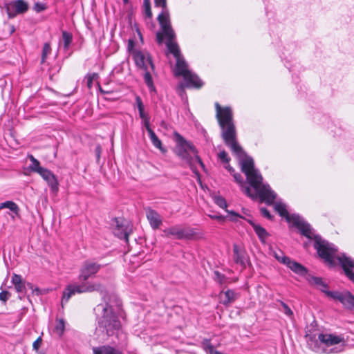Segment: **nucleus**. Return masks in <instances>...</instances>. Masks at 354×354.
Returning a JSON list of instances; mask_svg holds the SVG:
<instances>
[{
	"label": "nucleus",
	"instance_id": "bb28decb",
	"mask_svg": "<svg viewBox=\"0 0 354 354\" xmlns=\"http://www.w3.org/2000/svg\"><path fill=\"white\" fill-rule=\"evenodd\" d=\"M98 77H99L98 74L95 73L87 75V76L86 77V84H87V86L88 88H92L94 82H96L97 85L100 86V85L97 82Z\"/></svg>",
	"mask_w": 354,
	"mask_h": 354
},
{
	"label": "nucleus",
	"instance_id": "9b49d317",
	"mask_svg": "<svg viewBox=\"0 0 354 354\" xmlns=\"http://www.w3.org/2000/svg\"><path fill=\"white\" fill-rule=\"evenodd\" d=\"M167 236H174L177 239H190L195 235L194 229L185 228L178 225L172 226L164 230Z\"/></svg>",
	"mask_w": 354,
	"mask_h": 354
},
{
	"label": "nucleus",
	"instance_id": "f704fd0d",
	"mask_svg": "<svg viewBox=\"0 0 354 354\" xmlns=\"http://www.w3.org/2000/svg\"><path fill=\"white\" fill-rule=\"evenodd\" d=\"M281 305L283 308L282 310L286 315H288L289 317H292L293 315V313H292V310L288 306V305L286 304H285L283 301H281Z\"/></svg>",
	"mask_w": 354,
	"mask_h": 354
},
{
	"label": "nucleus",
	"instance_id": "4468645a",
	"mask_svg": "<svg viewBox=\"0 0 354 354\" xmlns=\"http://www.w3.org/2000/svg\"><path fill=\"white\" fill-rule=\"evenodd\" d=\"M28 9V5L24 0L12 1L7 6V12L10 17H13L17 14L24 13Z\"/></svg>",
	"mask_w": 354,
	"mask_h": 354
},
{
	"label": "nucleus",
	"instance_id": "cd10ccee",
	"mask_svg": "<svg viewBox=\"0 0 354 354\" xmlns=\"http://www.w3.org/2000/svg\"><path fill=\"white\" fill-rule=\"evenodd\" d=\"M306 279L309 282V283L315 286L316 288L322 284V283L324 282L321 277H315L310 274H308L307 276Z\"/></svg>",
	"mask_w": 354,
	"mask_h": 354
},
{
	"label": "nucleus",
	"instance_id": "e433bc0d",
	"mask_svg": "<svg viewBox=\"0 0 354 354\" xmlns=\"http://www.w3.org/2000/svg\"><path fill=\"white\" fill-rule=\"evenodd\" d=\"M46 8V6H45V4H44L42 3L37 2V3H35L34 5V10L37 12L44 10Z\"/></svg>",
	"mask_w": 354,
	"mask_h": 354
},
{
	"label": "nucleus",
	"instance_id": "7c9ffc66",
	"mask_svg": "<svg viewBox=\"0 0 354 354\" xmlns=\"http://www.w3.org/2000/svg\"><path fill=\"white\" fill-rule=\"evenodd\" d=\"M143 7H144V11H145V14L146 17H147L148 18H151L152 16V12L151 10L150 1L149 0H144Z\"/></svg>",
	"mask_w": 354,
	"mask_h": 354
},
{
	"label": "nucleus",
	"instance_id": "2eb2a0df",
	"mask_svg": "<svg viewBox=\"0 0 354 354\" xmlns=\"http://www.w3.org/2000/svg\"><path fill=\"white\" fill-rule=\"evenodd\" d=\"M146 216L151 227L153 229H158L162 225V217L156 211L149 208L146 212Z\"/></svg>",
	"mask_w": 354,
	"mask_h": 354
},
{
	"label": "nucleus",
	"instance_id": "c9c22d12",
	"mask_svg": "<svg viewBox=\"0 0 354 354\" xmlns=\"http://www.w3.org/2000/svg\"><path fill=\"white\" fill-rule=\"evenodd\" d=\"M205 351L208 354H223L220 351H216L214 347L211 345L210 344H208L205 346Z\"/></svg>",
	"mask_w": 354,
	"mask_h": 354
},
{
	"label": "nucleus",
	"instance_id": "c756f323",
	"mask_svg": "<svg viewBox=\"0 0 354 354\" xmlns=\"http://www.w3.org/2000/svg\"><path fill=\"white\" fill-rule=\"evenodd\" d=\"M214 203L218 205L220 207L223 209H225L227 207V203L225 199L220 196H216L214 198Z\"/></svg>",
	"mask_w": 354,
	"mask_h": 354
},
{
	"label": "nucleus",
	"instance_id": "c03bdc74",
	"mask_svg": "<svg viewBox=\"0 0 354 354\" xmlns=\"http://www.w3.org/2000/svg\"><path fill=\"white\" fill-rule=\"evenodd\" d=\"M136 104H137L138 111L143 110L144 109V105H143V103H142V102L141 100V98L140 97L137 96L136 98Z\"/></svg>",
	"mask_w": 354,
	"mask_h": 354
},
{
	"label": "nucleus",
	"instance_id": "412c9836",
	"mask_svg": "<svg viewBox=\"0 0 354 354\" xmlns=\"http://www.w3.org/2000/svg\"><path fill=\"white\" fill-rule=\"evenodd\" d=\"M248 222L252 226L254 232L259 236V239L261 241H263L267 238V236L268 235L266 230L263 227H262L261 225L254 223L252 221H248Z\"/></svg>",
	"mask_w": 354,
	"mask_h": 354
},
{
	"label": "nucleus",
	"instance_id": "7ed1b4c3",
	"mask_svg": "<svg viewBox=\"0 0 354 354\" xmlns=\"http://www.w3.org/2000/svg\"><path fill=\"white\" fill-rule=\"evenodd\" d=\"M102 268V265L92 261H86L80 270V279L81 284L68 285V299L75 293L99 292L104 296L105 287L98 282H88L86 280L96 274Z\"/></svg>",
	"mask_w": 354,
	"mask_h": 354
},
{
	"label": "nucleus",
	"instance_id": "8fccbe9b",
	"mask_svg": "<svg viewBox=\"0 0 354 354\" xmlns=\"http://www.w3.org/2000/svg\"><path fill=\"white\" fill-rule=\"evenodd\" d=\"M225 168L227 169L231 174L234 173V169L229 165V163H225Z\"/></svg>",
	"mask_w": 354,
	"mask_h": 354
},
{
	"label": "nucleus",
	"instance_id": "a878e982",
	"mask_svg": "<svg viewBox=\"0 0 354 354\" xmlns=\"http://www.w3.org/2000/svg\"><path fill=\"white\" fill-rule=\"evenodd\" d=\"M273 255L279 262L284 265H286L290 259L288 257L286 256L281 250H279L278 251H274Z\"/></svg>",
	"mask_w": 354,
	"mask_h": 354
},
{
	"label": "nucleus",
	"instance_id": "ea45409f",
	"mask_svg": "<svg viewBox=\"0 0 354 354\" xmlns=\"http://www.w3.org/2000/svg\"><path fill=\"white\" fill-rule=\"evenodd\" d=\"M10 297V293L8 291H3L0 293V300L6 302Z\"/></svg>",
	"mask_w": 354,
	"mask_h": 354
},
{
	"label": "nucleus",
	"instance_id": "39448f33",
	"mask_svg": "<svg viewBox=\"0 0 354 354\" xmlns=\"http://www.w3.org/2000/svg\"><path fill=\"white\" fill-rule=\"evenodd\" d=\"M167 49L176 59V63L174 68L176 76H183L187 87L201 88L203 82L200 78L188 68L187 63L181 55L180 48L176 42L169 41Z\"/></svg>",
	"mask_w": 354,
	"mask_h": 354
},
{
	"label": "nucleus",
	"instance_id": "6e6552de",
	"mask_svg": "<svg viewBox=\"0 0 354 354\" xmlns=\"http://www.w3.org/2000/svg\"><path fill=\"white\" fill-rule=\"evenodd\" d=\"M154 1L156 6L161 7L162 9L158 17L162 32L157 33V41L159 44H161L163 41V37H166V46H167L169 41L175 42L176 35L171 26L169 12L167 8V0H154Z\"/></svg>",
	"mask_w": 354,
	"mask_h": 354
},
{
	"label": "nucleus",
	"instance_id": "1a4fd4ad",
	"mask_svg": "<svg viewBox=\"0 0 354 354\" xmlns=\"http://www.w3.org/2000/svg\"><path fill=\"white\" fill-rule=\"evenodd\" d=\"M174 135L176 142L175 149L176 155L187 162H190L192 157L194 156L196 160H197L202 167H204L202 160L197 155L196 148L191 143L186 141L179 133H175Z\"/></svg>",
	"mask_w": 354,
	"mask_h": 354
},
{
	"label": "nucleus",
	"instance_id": "09e8293b",
	"mask_svg": "<svg viewBox=\"0 0 354 354\" xmlns=\"http://www.w3.org/2000/svg\"><path fill=\"white\" fill-rule=\"evenodd\" d=\"M62 41L64 47L66 48V32L65 31L62 32Z\"/></svg>",
	"mask_w": 354,
	"mask_h": 354
},
{
	"label": "nucleus",
	"instance_id": "aec40b11",
	"mask_svg": "<svg viewBox=\"0 0 354 354\" xmlns=\"http://www.w3.org/2000/svg\"><path fill=\"white\" fill-rule=\"evenodd\" d=\"M116 223L118 229L115 230L114 234L120 239H124L127 241H128V237L131 232V230H129L127 227H124L123 225H120L118 224V221H116Z\"/></svg>",
	"mask_w": 354,
	"mask_h": 354
},
{
	"label": "nucleus",
	"instance_id": "4c0bfd02",
	"mask_svg": "<svg viewBox=\"0 0 354 354\" xmlns=\"http://www.w3.org/2000/svg\"><path fill=\"white\" fill-rule=\"evenodd\" d=\"M42 343L41 337H39L32 344V348L36 351H38Z\"/></svg>",
	"mask_w": 354,
	"mask_h": 354
},
{
	"label": "nucleus",
	"instance_id": "4be33fe9",
	"mask_svg": "<svg viewBox=\"0 0 354 354\" xmlns=\"http://www.w3.org/2000/svg\"><path fill=\"white\" fill-rule=\"evenodd\" d=\"M3 208L9 209L17 216V217H19V218L20 217V214H19L20 209H19V206L13 201H6L4 203H1L0 204V209H3Z\"/></svg>",
	"mask_w": 354,
	"mask_h": 354
},
{
	"label": "nucleus",
	"instance_id": "9d476101",
	"mask_svg": "<svg viewBox=\"0 0 354 354\" xmlns=\"http://www.w3.org/2000/svg\"><path fill=\"white\" fill-rule=\"evenodd\" d=\"M318 339L327 346L338 345V347L330 349L328 353H338L343 351L345 344L344 337L342 335L335 334L321 333L318 335Z\"/></svg>",
	"mask_w": 354,
	"mask_h": 354
},
{
	"label": "nucleus",
	"instance_id": "ddd939ff",
	"mask_svg": "<svg viewBox=\"0 0 354 354\" xmlns=\"http://www.w3.org/2000/svg\"><path fill=\"white\" fill-rule=\"evenodd\" d=\"M232 259L234 262L241 266L242 268H245L246 266L250 263V259L246 251L237 244L233 245Z\"/></svg>",
	"mask_w": 354,
	"mask_h": 354
},
{
	"label": "nucleus",
	"instance_id": "423d86ee",
	"mask_svg": "<svg viewBox=\"0 0 354 354\" xmlns=\"http://www.w3.org/2000/svg\"><path fill=\"white\" fill-rule=\"evenodd\" d=\"M132 40L129 41L128 50L132 55L136 66L145 71L144 80L151 91H155L151 73L154 72L155 67L149 53L145 50L134 49Z\"/></svg>",
	"mask_w": 354,
	"mask_h": 354
},
{
	"label": "nucleus",
	"instance_id": "a19ab883",
	"mask_svg": "<svg viewBox=\"0 0 354 354\" xmlns=\"http://www.w3.org/2000/svg\"><path fill=\"white\" fill-rule=\"evenodd\" d=\"M12 282L15 286L22 283L21 276L16 274H13L12 277Z\"/></svg>",
	"mask_w": 354,
	"mask_h": 354
},
{
	"label": "nucleus",
	"instance_id": "49530a36",
	"mask_svg": "<svg viewBox=\"0 0 354 354\" xmlns=\"http://www.w3.org/2000/svg\"><path fill=\"white\" fill-rule=\"evenodd\" d=\"M15 290H17V292H22L25 288L24 286L22 283L15 285Z\"/></svg>",
	"mask_w": 354,
	"mask_h": 354
},
{
	"label": "nucleus",
	"instance_id": "a211bd4d",
	"mask_svg": "<svg viewBox=\"0 0 354 354\" xmlns=\"http://www.w3.org/2000/svg\"><path fill=\"white\" fill-rule=\"evenodd\" d=\"M286 266L292 272L300 276H304L307 274V269L304 266H303L301 263L292 260L290 258L286 263Z\"/></svg>",
	"mask_w": 354,
	"mask_h": 354
},
{
	"label": "nucleus",
	"instance_id": "de8ad7c7",
	"mask_svg": "<svg viewBox=\"0 0 354 354\" xmlns=\"http://www.w3.org/2000/svg\"><path fill=\"white\" fill-rule=\"evenodd\" d=\"M210 217L212 218L216 219L218 221H224V219H225V217L221 215H212V216H210Z\"/></svg>",
	"mask_w": 354,
	"mask_h": 354
},
{
	"label": "nucleus",
	"instance_id": "2f4dec72",
	"mask_svg": "<svg viewBox=\"0 0 354 354\" xmlns=\"http://www.w3.org/2000/svg\"><path fill=\"white\" fill-rule=\"evenodd\" d=\"M50 53V46L49 44L46 43L44 46L41 55V62H44L48 55Z\"/></svg>",
	"mask_w": 354,
	"mask_h": 354
},
{
	"label": "nucleus",
	"instance_id": "dca6fc26",
	"mask_svg": "<svg viewBox=\"0 0 354 354\" xmlns=\"http://www.w3.org/2000/svg\"><path fill=\"white\" fill-rule=\"evenodd\" d=\"M38 174L48 183L53 191L57 190V182L55 176L49 170L43 167Z\"/></svg>",
	"mask_w": 354,
	"mask_h": 354
},
{
	"label": "nucleus",
	"instance_id": "a18cd8bd",
	"mask_svg": "<svg viewBox=\"0 0 354 354\" xmlns=\"http://www.w3.org/2000/svg\"><path fill=\"white\" fill-rule=\"evenodd\" d=\"M139 115H140V118L142 119V120H146L147 118H149V115L145 112L144 109L142 111H139Z\"/></svg>",
	"mask_w": 354,
	"mask_h": 354
},
{
	"label": "nucleus",
	"instance_id": "f03ea898",
	"mask_svg": "<svg viewBox=\"0 0 354 354\" xmlns=\"http://www.w3.org/2000/svg\"><path fill=\"white\" fill-rule=\"evenodd\" d=\"M315 248L319 256L330 266L337 260L341 264L346 277L354 283V260L344 254H339L336 247L325 240L317 237Z\"/></svg>",
	"mask_w": 354,
	"mask_h": 354
},
{
	"label": "nucleus",
	"instance_id": "393cba45",
	"mask_svg": "<svg viewBox=\"0 0 354 354\" xmlns=\"http://www.w3.org/2000/svg\"><path fill=\"white\" fill-rule=\"evenodd\" d=\"M28 158L31 161V164L29 166V169L32 171L39 173V171L43 168L40 166L39 162L32 155H30Z\"/></svg>",
	"mask_w": 354,
	"mask_h": 354
},
{
	"label": "nucleus",
	"instance_id": "20e7f679",
	"mask_svg": "<svg viewBox=\"0 0 354 354\" xmlns=\"http://www.w3.org/2000/svg\"><path fill=\"white\" fill-rule=\"evenodd\" d=\"M97 308L103 312L102 317L98 322L97 330L105 333L107 336L118 335L122 333V324L120 317L122 316V310L119 306H113L109 303L105 305L100 304Z\"/></svg>",
	"mask_w": 354,
	"mask_h": 354
},
{
	"label": "nucleus",
	"instance_id": "864d4df0",
	"mask_svg": "<svg viewBox=\"0 0 354 354\" xmlns=\"http://www.w3.org/2000/svg\"><path fill=\"white\" fill-rule=\"evenodd\" d=\"M63 303H64V300L62 299V306H63ZM62 308H64V306H62Z\"/></svg>",
	"mask_w": 354,
	"mask_h": 354
},
{
	"label": "nucleus",
	"instance_id": "58836bf2",
	"mask_svg": "<svg viewBox=\"0 0 354 354\" xmlns=\"http://www.w3.org/2000/svg\"><path fill=\"white\" fill-rule=\"evenodd\" d=\"M260 212L262 216L267 218L268 219L271 220L272 218V216L270 214L269 211L266 207H261L260 209Z\"/></svg>",
	"mask_w": 354,
	"mask_h": 354
},
{
	"label": "nucleus",
	"instance_id": "3c124183",
	"mask_svg": "<svg viewBox=\"0 0 354 354\" xmlns=\"http://www.w3.org/2000/svg\"><path fill=\"white\" fill-rule=\"evenodd\" d=\"M67 37H68V46L72 39V35L71 34L68 33Z\"/></svg>",
	"mask_w": 354,
	"mask_h": 354
},
{
	"label": "nucleus",
	"instance_id": "6ab92c4d",
	"mask_svg": "<svg viewBox=\"0 0 354 354\" xmlns=\"http://www.w3.org/2000/svg\"><path fill=\"white\" fill-rule=\"evenodd\" d=\"M93 354H123L120 351L109 346L94 347Z\"/></svg>",
	"mask_w": 354,
	"mask_h": 354
},
{
	"label": "nucleus",
	"instance_id": "603ef678",
	"mask_svg": "<svg viewBox=\"0 0 354 354\" xmlns=\"http://www.w3.org/2000/svg\"><path fill=\"white\" fill-rule=\"evenodd\" d=\"M17 216L15 214V215H12L11 217L14 220L15 219V217Z\"/></svg>",
	"mask_w": 354,
	"mask_h": 354
},
{
	"label": "nucleus",
	"instance_id": "5701e85b",
	"mask_svg": "<svg viewBox=\"0 0 354 354\" xmlns=\"http://www.w3.org/2000/svg\"><path fill=\"white\" fill-rule=\"evenodd\" d=\"M65 329V322L64 319H57L53 328V333L58 337H62Z\"/></svg>",
	"mask_w": 354,
	"mask_h": 354
},
{
	"label": "nucleus",
	"instance_id": "72a5a7b5",
	"mask_svg": "<svg viewBox=\"0 0 354 354\" xmlns=\"http://www.w3.org/2000/svg\"><path fill=\"white\" fill-rule=\"evenodd\" d=\"M317 289L320 290L322 292H324L326 296L330 297V295H328L329 292H337V291H329L328 290V285L323 282L322 284L317 288Z\"/></svg>",
	"mask_w": 354,
	"mask_h": 354
},
{
	"label": "nucleus",
	"instance_id": "b1692460",
	"mask_svg": "<svg viewBox=\"0 0 354 354\" xmlns=\"http://www.w3.org/2000/svg\"><path fill=\"white\" fill-rule=\"evenodd\" d=\"M149 136L150 140L154 147L159 149L162 153H165L166 150L162 147L161 140L157 137L153 131H149Z\"/></svg>",
	"mask_w": 354,
	"mask_h": 354
},
{
	"label": "nucleus",
	"instance_id": "473e14b6",
	"mask_svg": "<svg viewBox=\"0 0 354 354\" xmlns=\"http://www.w3.org/2000/svg\"><path fill=\"white\" fill-rule=\"evenodd\" d=\"M218 158L223 163H229L230 158L225 151H221L218 154Z\"/></svg>",
	"mask_w": 354,
	"mask_h": 354
},
{
	"label": "nucleus",
	"instance_id": "5fc2aeb1",
	"mask_svg": "<svg viewBox=\"0 0 354 354\" xmlns=\"http://www.w3.org/2000/svg\"><path fill=\"white\" fill-rule=\"evenodd\" d=\"M124 1H126L127 0H124Z\"/></svg>",
	"mask_w": 354,
	"mask_h": 354
},
{
	"label": "nucleus",
	"instance_id": "0eeeda50",
	"mask_svg": "<svg viewBox=\"0 0 354 354\" xmlns=\"http://www.w3.org/2000/svg\"><path fill=\"white\" fill-rule=\"evenodd\" d=\"M274 209L281 216L284 217L287 222L292 223L293 226L296 227L302 235L310 239H314V241L316 240L317 237L323 240L320 236L314 234L313 230L303 218L297 214L290 215L286 209V205L284 203L281 202H277L274 204ZM315 244V241H314V245Z\"/></svg>",
	"mask_w": 354,
	"mask_h": 354
},
{
	"label": "nucleus",
	"instance_id": "f257e3e1",
	"mask_svg": "<svg viewBox=\"0 0 354 354\" xmlns=\"http://www.w3.org/2000/svg\"><path fill=\"white\" fill-rule=\"evenodd\" d=\"M216 118L221 128V135L225 144L239 158L241 171L245 174L247 180L255 192L251 188L243 186V178L239 174L233 173L234 180L240 185L242 191L252 199L259 198L261 202L267 205L274 203L277 194L270 185L263 183L260 172L254 168V160L248 156L237 141V133L234 122V112L231 106H221L216 102Z\"/></svg>",
	"mask_w": 354,
	"mask_h": 354
},
{
	"label": "nucleus",
	"instance_id": "f3484780",
	"mask_svg": "<svg viewBox=\"0 0 354 354\" xmlns=\"http://www.w3.org/2000/svg\"><path fill=\"white\" fill-rule=\"evenodd\" d=\"M238 295L232 290L222 291L219 295L221 303L225 306H227L233 303L237 298Z\"/></svg>",
	"mask_w": 354,
	"mask_h": 354
},
{
	"label": "nucleus",
	"instance_id": "79ce46f5",
	"mask_svg": "<svg viewBox=\"0 0 354 354\" xmlns=\"http://www.w3.org/2000/svg\"><path fill=\"white\" fill-rule=\"evenodd\" d=\"M215 279L216 281H218L219 283H224L225 277L219 273L218 272H215Z\"/></svg>",
	"mask_w": 354,
	"mask_h": 354
},
{
	"label": "nucleus",
	"instance_id": "f8f14e48",
	"mask_svg": "<svg viewBox=\"0 0 354 354\" xmlns=\"http://www.w3.org/2000/svg\"><path fill=\"white\" fill-rule=\"evenodd\" d=\"M330 297L333 299L338 300L346 308L354 310V296L348 291L329 292Z\"/></svg>",
	"mask_w": 354,
	"mask_h": 354
},
{
	"label": "nucleus",
	"instance_id": "c85d7f7f",
	"mask_svg": "<svg viewBox=\"0 0 354 354\" xmlns=\"http://www.w3.org/2000/svg\"><path fill=\"white\" fill-rule=\"evenodd\" d=\"M226 212L228 213V215L226 217H227L231 221L237 222L240 218H243L242 216L234 211H228L226 209Z\"/></svg>",
	"mask_w": 354,
	"mask_h": 354
},
{
	"label": "nucleus",
	"instance_id": "37998d69",
	"mask_svg": "<svg viewBox=\"0 0 354 354\" xmlns=\"http://www.w3.org/2000/svg\"><path fill=\"white\" fill-rule=\"evenodd\" d=\"M149 120H150V118H147L146 120H142V124L145 127L148 133H149V131H153L150 127Z\"/></svg>",
	"mask_w": 354,
	"mask_h": 354
}]
</instances>
